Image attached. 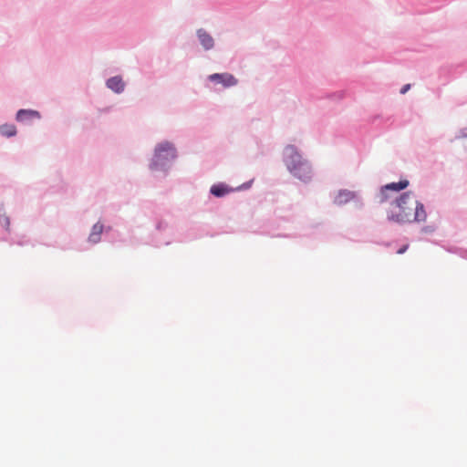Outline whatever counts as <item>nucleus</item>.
I'll use <instances>...</instances> for the list:
<instances>
[{
	"mask_svg": "<svg viewBox=\"0 0 467 467\" xmlns=\"http://www.w3.org/2000/svg\"><path fill=\"white\" fill-rule=\"evenodd\" d=\"M22 202L19 195L11 187L0 186V241L20 246L32 244V241L25 234H16L11 229V218L21 210Z\"/></svg>",
	"mask_w": 467,
	"mask_h": 467,
	"instance_id": "1",
	"label": "nucleus"
},
{
	"mask_svg": "<svg viewBox=\"0 0 467 467\" xmlns=\"http://www.w3.org/2000/svg\"><path fill=\"white\" fill-rule=\"evenodd\" d=\"M150 223L152 229L148 236L147 243L149 244L160 247L169 245L175 241H181L180 238L176 237L172 217L169 213L155 212L150 219Z\"/></svg>",
	"mask_w": 467,
	"mask_h": 467,
	"instance_id": "2",
	"label": "nucleus"
},
{
	"mask_svg": "<svg viewBox=\"0 0 467 467\" xmlns=\"http://www.w3.org/2000/svg\"><path fill=\"white\" fill-rule=\"evenodd\" d=\"M285 166L289 173L304 183H308L313 178L311 162L304 158L302 151L294 144H287L282 154Z\"/></svg>",
	"mask_w": 467,
	"mask_h": 467,
	"instance_id": "3",
	"label": "nucleus"
},
{
	"mask_svg": "<svg viewBox=\"0 0 467 467\" xmlns=\"http://www.w3.org/2000/svg\"><path fill=\"white\" fill-rule=\"evenodd\" d=\"M177 158L178 150L175 145L171 141L163 140L155 146L149 169L151 171L168 172Z\"/></svg>",
	"mask_w": 467,
	"mask_h": 467,
	"instance_id": "4",
	"label": "nucleus"
},
{
	"mask_svg": "<svg viewBox=\"0 0 467 467\" xmlns=\"http://www.w3.org/2000/svg\"><path fill=\"white\" fill-rule=\"evenodd\" d=\"M414 193L410 191L401 192L391 203L399 208V213L390 211L387 214L389 222H394L399 224L410 223L411 208L408 206L409 199Z\"/></svg>",
	"mask_w": 467,
	"mask_h": 467,
	"instance_id": "5",
	"label": "nucleus"
},
{
	"mask_svg": "<svg viewBox=\"0 0 467 467\" xmlns=\"http://www.w3.org/2000/svg\"><path fill=\"white\" fill-rule=\"evenodd\" d=\"M103 241H106L103 223L98 219V221L92 224L87 239L82 242H74L72 248L78 252H87Z\"/></svg>",
	"mask_w": 467,
	"mask_h": 467,
	"instance_id": "6",
	"label": "nucleus"
},
{
	"mask_svg": "<svg viewBox=\"0 0 467 467\" xmlns=\"http://www.w3.org/2000/svg\"><path fill=\"white\" fill-rule=\"evenodd\" d=\"M352 202L357 210L364 208L363 198L358 192L350 191L348 189H340L334 197L333 202L337 206H343Z\"/></svg>",
	"mask_w": 467,
	"mask_h": 467,
	"instance_id": "7",
	"label": "nucleus"
},
{
	"mask_svg": "<svg viewBox=\"0 0 467 467\" xmlns=\"http://www.w3.org/2000/svg\"><path fill=\"white\" fill-rule=\"evenodd\" d=\"M207 80L214 85H222L224 88L234 87L238 79L231 73H213L207 77Z\"/></svg>",
	"mask_w": 467,
	"mask_h": 467,
	"instance_id": "8",
	"label": "nucleus"
},
{
	"mask_svg": "<svg viewBox=\"0 0 467 467\" xmlns=\"http://www.w3.org/2000/svg\"><path fill=\"white\" fill-rule=\"evenodd\" d=\"M41 113L36 109H20L16 113V120L19 123L29 125L34 119H40Z\"/></svg>",
	"mask_w": 467,
	"mask_h": 467,
	"instance_id": "9",
	"label": "nucleus"
},
{
	"mask_svg": "<svg viewBox=\"0 0 467 467\" xmlns=\"http://www.w3.org/2000/svg\"><path fill=\"white\" fill-rule=\"evenodd\" d=\"M99 220L103 223L105 240L113 242L117 231L114 230V226L112 223H110V214L105 210L99 215Z\"/></svg>",
	"mask_w": 467,
	"mask_h": 467,
	"instance_id": "10",
	"label": "nucleus"
},
{
	"mask_svg": "<svg viewBox=\"0 0 467 467\" xmlns=\"http://www.w3.org/2000/svg\"><path fill=\"white\" fill-rule=\"evenodd\" d=\"M234 191L235 190L234 188H232L230 185H228L225 182H216L211 186V188L209 190V193L215 198H223L227 194H229Z\"/></svg>",
	"mask_w": 467,
	"mask_h": 467,
	"instance_id": "11",
	"label": "nucleus"
},
{
	"mask_svg": "<svg viewBox=\"0 0 467 467\" xmlns=\"http://www.w3.org/2000/svg\"><path fill=\"white\" fill-rule=\"evenodd\" d=\"M207 234H208V231L206 230V225L196 223V224L192 225L189 228L186 236L184 238H182L181 242L182 241H192L194 239L202 238Z\"/></svg>",
	"mask_w": 467,
	"mask_h": 467,
	"instance_id": "12",
	"label": "nucleus"
},
{
	"mask_svg": "<svg viewBox=\"0 0 467 467\" xmlns=\"http://www.w3.org/2000/svg\"><path fill=\"white\" fill-rule=\"evenodd\" d=\"M106 87L116 94H121L125 89V82L121 76H113L106 80Z\"/></svg>",
	"mask_w": 467,
	"mask_h": 467,
	"instance_id": "13",
	"label": "nucleus"
},
{
	"mask_svg": "<svg viewBox=\"0 0 467 467\" xmlns=\"http://www.w3.org/2000/svg\"><path fill=\"white\" fill-rule=\"evenodd\" d=\"M196 36L200 44L205 50H211L214 47L213 36L203 28H200L196 32Z\"/></svg>",
	"mask_w": 467,
	"mask_h": 467,
	"instance_id": "14",
	"label": "nucleus"
},
{
	"mask_svg": "<svg viewBox=\"0 0 467 467\" xmlns=\"http://www.w3.org/2000/svg\"><path fill=\"white\" fill-rule=\"evenodd\" d=\"M426 218H427V213L425 210V206L420 201L417 200L415 202L414 216L412 219L410 218V221H411V223H413V222L421 223V222H425Z\"/></svg>",
	"mask_w": 467,
	"mask_h": 467,
	"instance_id": "15",
	"label": "nucleus"
},
{
	"mask_svg": "<svg viewBox=\"0 0 467 467\" xmlns=\"http://www.w3.org/2000/svg\"><path fill=\"white\" fill-rule=\"evenodd\" d=\"M410 185V182L407 179H400L399 182H392L383 185V190H389V192H400Z\"/></svg>",
	"mask_w": 467,
	"mask_h": 467,
	"instance_id": "16",
	"label": "nucleus"
},
{
	"mask_svg": "<svg viewBox=\"0 0 467 467\" xmlns=\"http://www.w3.org/2000/svg\"><path fill=\"white\" fill-rule=\"evenodd\" d=\"M0 134L5 138H12L17 134L16 127L14 124L5 123L0 125Z\"/></svg>",
	"mask_w": 467,
	"mask_h": 467,
	"instance_id": "17",
	"label": "nucleus"
},
{
	"mask_svg": "<svg viewBox=\"0 0 467 467\" xmlns=\"http://www.w3.org/2000/svg\"><path fill=\"white\" fill-rule=\"evenodd\" d=\"M385 121L384 123H382V128H385L388 125H391L393 123V119L392 117H387L386 119H384L382 116L380 115H376L372 118L371 119V122L372 124L374 125H381V122L382 121Z\"/></svg>",
	"mask_w": 467,
	"mask_h": 467,
	"instance_id": "18",
	"label": "nucleus"
},
{
	"mask_svg": "<svg viewBox=\"0 0 467 467\" xmlns=\"http://www.w3.org/2000/svg\"><path fill=\"white\" fill-rule=\"evenodd\" d=\"M448 251L467 260V249H465V248L455 246V247H451L450 249H448Z\"/></svg>",
	"mask_w": 467,
	"mask_h": 467,
	"instance_id": "19",
	"label": "nucleus"
},
{
	"mask_svg": "<svg viewBox=\"0 0 467 467\" xmlns=\"http://www.w3.org/2000/svg\"><path fill=\"white\" fill-rule=\"evenodd\" d=\"M110 223H112L114 227L121 226L124 224L125 221L120 216L118 215H110Z\"/></svg>",
	"mask_w": 467,
	"mask_h": 467,
	"instance_id": "20",
	"label": "nucleus"
},
{
	"mask_svg": "<svg viewBox=\"0 0 467 467\" xmlns=\"http://www.w3.org/2000/svg\"><path fill=\"white\" fill-rule=\"evenodd\" d=\"M389 190H383V185L379 188V202L380 203H383L385 202H387L389 198Z\"/></svg>",
	"mask_w": 467,
	"mask_h": 467,
	"instance_id": "21",
	"label": "nucleus"
},
{
	"mask_svg": "<svg viewBox=\"0 0 467 467\" xmlns=\"http://www.w3.org/2000/svg\"><path fill=\"white\" fill-rule=\"evenodd\" d=\"M253 182H254V180L247 181V182H244L243 184H241L240 186H238L234 190L235 191H244V190H247V189H249L252 186Z\"/></svg>",
	"mask_w": 467,
	"mask_h": 467,
	"instance_id": "22",
	"label": "nucleus"
},
{
	"mask_svg": "<svg viewBox=\"0 0 467 467\" xmlns=\"http://www.w3.org/2000/svg\"><path fill=\"white\" fill-rule=\"evenodd\" d=\"M462 138H467V128L460 129L458 133L455 135V139H462Z\"/></svg>",
	"mask_w": 467,
	"mask_h": 467,
	"instance_id": "23",
	"label": "nucleus"
},
{
	"mask_svg": "<svg viewBox=\"0 0 467 467\" xmlns=\"http://www.w3.org/2000/svg\"><path fill=\"white\" fill-rule=\"evenodd\" d=\"M421 232L431 234L435 232V227L432 225H425L421 228Z\"/></svg>",
	"mask_w": 467,
	"mask_h": 467,
	"instance_id": "24",
	"label": "nucleus"
},
{
	"mask_svg": "<svg viewBox=\"0 0 467 467\" xmlns=\"http://www.w3.org/2000/svg\"><path fill=\"white\" fill-rule=\"evenodd\" d=\"M328 98L329 99H342L344 98V92L343 91H339V92H337V93H331L328 95Z\"/></svg>",
	"mask_w": 467,
	"mask_h": 467,
	"instance_id": "25",
	"label": "nucleus"
},
{
	"mask_svg": "<svg viewBox=\"0 0 467 467\" xmlns=\"http://www.w3.org/2000/svg\"><path fill=\"white\" fill-rule=\"evenodd\" d=\"M409 244H402L398 250H397V254H403L407 252V250L409 249Z\"/></svg>",
	"mask_w": 467,
	"mask_h": 467,
	"instance_id": "26",
	"label": "nucleus"
},
{
	"mask_svg": "<svg viewBox=\"0 0 467 467\" xmlns=\"http://www.w3.org/2000/svg\"><path fill=\"white\" fill-rule=\"evenodd\" d=\"M411 88V84H405L401 87L400 90V93L404 95L406 94Z\"/></svg>",
	"mask_w": 467,
	"mask_h": 467,
	"instance_id": "27",
	"label": "nucleus"
},
{
	"mask_svg": "<svg viewBox=\"0 0 467 467\" xmlns=\"http://www.w3.org/2000/svg\"><path fill=\"white\" fill-rule=\"evenodd\" d=\"M379 244H381V245H384L386 247H389L392 245L393 242H382V243H378Z\"/></svg>",
	"mask_w": 467,
	"mask_h": 467,
	"instance_id": "28",
	"label": "nucleus"
},
{
	"mask_svg": "<svg viewBox=\"0 0 467 467\" xmlns=\"http://www.w3.org/2000/svg\"><path fill=\"white\" fill-rule=\"evenodd\" d=\"M448 69H449V67H442L441 68V74L443 71L448 70Z\"/></svg>",
	"mask_w": 467,
	"mask_h": 467,
	"instance_id": "29",
	"label": "nucleus"
}]
</instances>
